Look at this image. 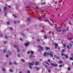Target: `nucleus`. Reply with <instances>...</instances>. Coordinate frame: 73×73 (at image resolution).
Instances as JSON below:
<instances>
[{
    "label": "nucleus",
    "instance_id": "31",
    "mask_svg": "<svg viewBox=\"0 0 73 73\" xmlns=\"http://www.w3.org/2000/svg\"><path fill=\"white\" fill-rule=\"evenodd\" d=\"M48 73H50V72H51V70L48 69Z\"/></svg>",
    "mask_w": 73,
    "mask_h": 73
},
{
    "label": "nucleus",
    "instance_id": "58",
    "mask_svg": "<svg viewBox=\"0 0 73 73\" xmlns=\"http://www.w3.org/2000/svg\"><path fill=\"white\" fill-rule=\"evenodd\" d=\"M5 38L6 39H7L8 38V37L7 36H5Z\"/></svg>",
    "mask_w": 73,
    "mask_h": 73
},
{
    "label": "nucleus",
    "instance_id": "50",
    "mask_svg": "<svg viewBox=\"0 0 73 73\" xmlns=\"http://www.w3.org/2000/svg\"><path fill=\"white\" fill-rule=\"evenodd\" d=\"M22 62H24V61H25V60H24V59H22Z\"/></svg>",
    "mask_w": 73,
    "mask_h": 73
},
{
    "label": "nucleus",
    "instance_id": "29",
    "mask_svg": "<svg viewBox=\"0 0 73 73\" xmlns=\"http://www.w3.org/2000/svg\"><path fill=\"white\" fill-rule=\"evenodd\" d=\"M14 64H15V65H17V63L16 62V61H14Z\"/></svg>",
    "mask_w": 73,
    "mask_h": 73
},
{
    "label": "nucleus",
    "instance_id": "16",
    "mask_svg": "<svg viewBox=\"0 0 73 73\" xmlns=\"http://www.w3.org/2000/svg\"><path fill=\"white\" fill-rule=\"evenodd\" d=\"M3 9H4V11H6V10H7V7H4Z\"/></svg>",
    "mask_w": 73,
    "mask_h": 73
},
{
    "label": "nucleus",
    "instance_id": "43",
    "mask_svg": "<svg viewBox=\"0 0 73 73\" xmlns=\"http://www.w3.org/2000/svg\"><path fill=\"white\" fill-rule=\"evenodd\" d=\"M44 55L45 56H46V52H45L44 53Z\"/></svg>",
    "mask_w": 73,
    "mask_h": 73
},
{
    "label": "nucleus",
    "instance_id": "10",
    "mask_svg": "<svg viewBox=\"0 0 73 73\" xmlns=\"http://www.w3.org/2000/svg\"><path fill=\"white\" fill-rule=\"evenodd\" d=\"M64 56L65 57H66V58H67V59H68L69 58V56H68V55L67 54H65V55H64Z\"/></svg>",
    "mask_w": 73,
    "mask_h": 73
},
{
    "label": "nucleus",
    "instance_id": "15",
    "mask_svg": "<svg viewBox=\"0 0 73 73\" xmlns=\"http://www.w3.org/2000/svg\"><path fill=\"white\" fill-rule=\"evenodd\" d=\"M58 62L59 64H62L63 63V62L62 61H61V60H60L58 61Z\"/></svg>",
    "mask_w": 73,
    "mask_h": 73
},
{
    "label": "nucleus",
    "instance_id": "24",
    "mask_svg": "<svg viewBox=\"0 0 73 73\" xmlns=\"http://www.w3.org/2000/svg\"><path fill=\"white\" fill-rule=\"evenodd\" d=\"M9 72H13V70L11 69H9Z\"/></svg>",
    "mask_w": 73,
    "mask_h": 73
},
{
    "label": "nucleus",
    "instance_id": "9",
    "mask_svg": "<svg viewBox=\"0 0 73 73\" xmlns=\"http://www.w3.org/2000/svg\"><path fill=\"white\" fill-rule=\"evenodd\" d=\"M50 48L48 47H46V50H50Z\"/></svg>",
    "mask_w": 73,
    "mask_h": 73
},
{
    "label": "nucleus",
    "instance_id": "33",
    "mask_svg": "<svg viewBox=\"0 0 73 73\" xmlns=\"http://www.w3.org/2000/svg\"><path fill=\"white\" fill-rule=\"evenodd\" d=\"M66 47L67 48H68V49H70V47H69V46H67Z\"/></svg>",
    "mask_w": 73,
    "mask_h": 73
},
{
    "label": "nucleus",
    "instance_id": "56",
    "mask_svg": "<svg viewBox=\"0 0 73 73\" xmlns=\"http://www.w3.org/2000/svg\"><path fill=\"white\" fill-rule=\"evenodd\" d=\"M20 50H17V52H20Z\"/></svg>",
    "mask_w": 73,
    "mask_h": 73
},
{
    "label": "nucleus",
    "instance_id": "40",
    "mask_svg": "<svg viewBox=\"0 0 73 73\" xmlns=\"http://www.w3.org/2000/svg\"><path fill=\"white\" fill-rule=\"evenodd\" d=\"M54 58H57V55H54Z\"/></svg>",
    "mask_w": 73,
    "mask_h": 73
},
{
    "label": "nucleus",
    "instance_id": "30",
    "mask_svg": "<svg viewBox=\"0 0 73 73\" xmlns=\"http://www.w3.org/2000/svg\"><path fill=\"white\" fill-rule=\"evenodd\" d=\"M65 49H63V50H62V52H65Z\"/></svg>",
    "mask_w": 73,
    "mask_h": 73
},
{
    "label": "nucleus",
    "instance_id": "12",
    "mask_svg": "<svg viewBox=\"0 0 73 73\" xmlns=\"http://www.w3.org/2000/svg\"><path fill=\"white\" fill-rule=\"evenodd\" d=\"M7 54H8V55H11V52L10 51H8Z\"/></svg>",
    "mask_w": 73,
    "mask_h": 73
},
{
    "label": "nucleus",
    "instance_id": "19",
    "mask_svg": "<svg viewBox=\"0 0 73 73\" xmlns=\"http://www.w3.org/2000/svg\"><path fill=\"white\" fill-rule=\"evenodd\" d=\"M3 44H4V45H5L7 44V41H4L3 42Z\"/></svg>",
    "mask_w": 73,
    "mask_h": 73
},
{
    "label": "nucleus",
    "instance_id": "39",
    "mask_svg": "<svg viewBox=\"0 0 73 73\" xmlns=\"http://www.w3.org/2000/svg\"><path fill=\"white\" fill-rule=\"evenodd\" d=\"M65 54H64V53H62V54H61V56H65Z\"/></svg>",
    "mask_w": 73,
    "mask_h": 73
},
{
    "label": "nucleus",
    "instance_id": "61",
    "mask_svg": "<svg viewBox=\"0 0 73 73\" xmlns=\"http://www.w3.org/2000/svg\"><path fill=\"white\" fill-rule=\"evenodd\" d=\"M44 44H45V42H43V45H44Z\"/></svg>",
    "mask_w": 73,
    "mask_h": 73
},
{
    "label": "nucleus",
    "instance_id": "3",
    "mask_svg": "<svg viewBox=\"0 0 73 73\" xmlns=\"http://www.w3.org/2000/svg\"><path fill=\"white\" fill-rule=\"evenodd\" d=\"M55 46H54L55 49H57V47H58V44L57 43H55L54 44Z\"/></svg>",
    "mask_w": 73,
    "mask_h": 73
},
{
    "label": "nucleus",
    "instance_id": "55",
    "mask_svg": "<svg viewBox=\"0 0 73 73\" xmlns=\"http://www.w3.org/2000/svg\"><path fill=\"white\" fill-rule=\"evenodd\" d=\"M44 4H45V2L44 3H43L42 4V5H44Z\"/></svg>",
    "mask_w": 73,
    "mask_h": 73
},
{
    "label": "nucleus",
    "instance_id": "25",
    "mask_svg": "<svg viewBox=\"0 0 73 73\" xmlns=\"http://www.w3.org/2000/svg\"><path fill=\"white\" fill-rule=\"evenodd\" d=\"M67 39L68 40H72V39H73L72 38H67Z\"/></svg>",
    "mask_w": 73,
    "mask_h": 73
},
{
    "label": "nucleus",
    "instance_id": "52",
    "mask_svg": "<svg viewBox=\"0 0 73 73\" xmlns=\"http://www.w3.org/2000/svg\"><path fill=\"white\" fill-rule=\"evenodd\" d=\"M46 64H47V65H49V63H48V62H46Z\"/></svg>",
    "mask_w": 73,
    "mask_h": 73
},
{
    "label": "nucleus",
    "instance_id": "17",
    "mask_svg": "<svg viewBox=\"0 0 73 73\" xmlns=\"http://www.w3.org/2000/svg\"><path fill=\"white\" fill-rule=\"evenodd\" d=\"M68 70H69V71H70V70H71V69H70V67H68Z\"/></svg>",
    "mask_w": 73,
    "mask_h": 73
},
{
    "label": "nucleus",
    "instance_id": "60",
    "mask_svg": "<svg viewBox=\"0 0 73 73\" xmlns=\"http://www.w3.org/2000/svg\"><path fill=\"white\" fill-rule=\"evenodd\" d=\"M69 24H70V25H72V23H71V22L69 23Z\"/></svg>",
    "mask_w": 73,
    "mask_h": 73
},
{
    "label": "nucleus",
    "instance_id": "28",
    "mask_svg": "<svg viewBox=\"0 0 73 73\" xmlns=\"http://www.w3.org/2000/svg\"><path fill=\"white\" fill-rule=\"evenodd\" d=\"M36 69L37 70H39V69H40V68H38L37 67H36Z\"/></svg>",
    "mask_w": 73,
    "mask_h": 73
},
{
    "label": "nucleus",
    "instance_id": "57",
    "mask_svg": "<svg viewBox=\"0 0 73 73\" xmlns=\"http://www.w3.org/2000/svg\"><path fill=\"white\" fill-rule=\"evenodd\" d=\"M27 72L28 73H30V71H27Z\"/></svg>",
    "mask_w": 73,
    "mask_h": 73
},
{
    "label": "nucleus",
    "instance_id": "14",
    "mask_svg": "<svg viewBox=\"0 0 73 73\" xmlns=\"http://www.w3.org/2000/svg\"><path fill=\"white\" fill-rule=\"evenodd\" d=\"M56 59L57 60H60V56H57L56 57Z\"/></svg>",
    "mask_w": 73,
    "mask_h": 73
},
{
    "label": "nucleus",
    "instance_id": "5",
    "mask_svg": "<svg viewBox=\"0 0 73 73\" xmlns=\"http://www.w3.org/2000/svg\"><path fill=\"white\" fill-rule=\"evenodd\" d=\"M53 52L52 51H50V55L51 57H53Z\"/></svg>",
    "mask_w": 73,
    "mask_h": 73
},
{
    "label": "nucleus",
    "instance_id": "26",
    "mask_svg": "<svg viewBox=\"0 0 73 73\" xmlns=\"http://www.w3.org/2000/svg\"><path fill=\"white\" fill-rule=\"evenodd\" d=\"M46 21L47 22H48V23H50V21H49V20L48 19L46 20Z\"/></svg>",
    "mask_w": 73,
    "mask_h": 73
},
{
    "label": "nucleus",
    "instance_id": "6",
    "mask_svg": "<svg viewBox=\"0 0 73 73\" xmlns=\"http://www.w3.org/2000/svg\"><path fill=\"white\" fill-rule=\"evenodd\" d=\"M63 33H62V35H64V34H65V33H66V30H65V29H63L62 30Z\"/></svg>",
    "mask_w": 73,
    "mask_h": 73
},
{
    "label": "nucleus",
    "instance_id": "44",
    "mask_svg": "<svg viewBox=\"0 0 73 73\" xmlns=\"http://www.w3.org/2000/svg\"><path fill=\"white\" fill-rule=\"evenodd\" d=\"M13 23L14 24H16V23H17V22H16L15 21H14Z\"/></svg>",
    "mask_w": 73,
    "mask_h": 73
},
{
    "label": "nucleus",
    "instance_id": "2",
    "mask_svg": "<svg viewBox=\"0 0 73 73\" xmlns=\"http://www.w3.org/2000/svg\"><path fill=\"white\" fill-rule=\"evenodd\" d=\"M50 65H52V66H54V67H56V66H57V64H55L54 63H52V62H51L50 63Z\"/></svg>",
    "mask_w": 73,
    "mask_h": 73
},
{
    "label": "nucleus",
    "instance_id": "18",
    "mask_svg": "<svg viewBox=\"0 0 73 73\" xmlns=\"http://www.w3.org/2000/svg\"><path fill=\"white\" fill-rule=\"evenodd\" d=\"M46 54L47 56H49L50 55V53L49 52H46Z\"/></svg>",
    "mask_w": 73,
    "mask_h": 73
},
{
    "label": "nucleus",
    "instance_id": "20",
    "mask_svg": "<svg viewBox=\"0 0 73 73\" xmlns=\"http://www.w3.org/2000/svg\"><path fill=\"white\" fill-rule=\"evenodd\" d=\"M62 66H63V65H62V64H60L59 65V68H62Z\"/></svg>",
    "mask_w": 73,
    "mask_h": 73
},
{
    "label": "nucleus",
    "instance_id": "36",
    "mask_svg": "<svg viewBox=\"0 0 73 73\" xmlns=\"http://www.w3.org/2000/svg\"><path fill=\"white\" fill-rule=\"evenodd\" d=\"M31 54H33L34 53V52L32 51H31Z\"/></svg>",
    "mask_w": 73,
    "mask_h": 73
},
{
    "label": "nucleus",
    "instance_id": "35",
    "mask_svg": "<svg viewBox=\"0 0 73 73\" xmlns=\"http://www.w3.org/2000/svg\"><path fill=\"white\" fill-rule=\"evenodd\" d=\"M40 27H41L42 26V24H40L39 25Z\"/></svg>",
    "mask_w": 73,
    "mask_h": 73
},
{
    "label": "nucleus",
    "instance_id": "46",
    "mask_svg": "<svg viewBox=\"0 0 73 73\" xmlns=\"http://www.w3.org/2000/svg\"><path fill=\"white\" fill-rule=\"evenodd\" d=\"M33 55H30V56H29V57L30 58H32V57H33Z\"/></svg>",
    "mask_w": 73,
    "mask_h": 73
},
{
    "label": "nucleus",
    "instance_id": "64",
    "mask_svg": "<svg viewBox=\"0 0 73 73\" xmlns=\"http://www.w3.org/2000/svg\"><path fill=\"white\" fill-rule=\"evenodd\" d=\"M39 19H41V17H39Z\"/></svg>",
    "mask_w": 73,
    "mask_h": 73
},
{
    "label": "nucleus",
    "instance_id": "7",
    "mask_svg": "<svg viewBox=\"0 0 73 73\" xmlns=\"http://www.w3.org/2000/svg\"><path fill=\"white\" fill-rule=\"evenodd\" d=\"M30 43L29 42H27L25 44V46H27L29 45V44Z\"/></svg>",
    "mask_w": 73,
    "mask_h": 73
},
{
    "label": "nucleus",
    "instance_id": "11",
    "mask_svg": "<svg viewBox=\"0 0 73 73\" xmlns=\"http://www.w3.org/2000/svg\"><path fill=\"white\" fill-rule=\"evenodd\" d=\"M1 70L3 72H5V69L4 68H2Z\"/></svg>",
    "mask_w": 73,
    "mask_h": 73
},
{
    "label": "nucleus",
    "instance_id": "41",
    "mask_svg": "<svg viewBox=\"0 0 73 73\" xmlns=\"http://www.w3.org/2000/svg\"><path fill=\"white\" fill-rule=\"evenodd\" d=\"M22 35L23 36V37H25V35L23 34H22Z\"/></svg>",
    "mask_w": 73,
    "mask_h": 73
},
{
    "label": "nucleus",
    "instance_id": "63",
    "mask_svg": "<svg viewBox=\"0 0 73 73\" xmlns=\"http://www.w3.org/2000/svg\"><path fill=\"white\" fill-rule=\"evenodd\" d=\"M71 56H72V58H73V54H72L71 55Z\"/></svg>",
    "mask_w": 73,
    "mask_h": 73
},
{
    "label": "nucleus",
    "instance_id": "13",
    "mask_svg": "<svg viewBox=\"0 0 73 73\" xmlns=\"http://www.w3.org/2000/svg\"><path fill=\"white\" fill-rule=\"evenodd\" d=\"M69 60H70L71 61H73V58L70 57H69Z\"/></svg>",
    "mask_w": 73,
    "mask_h": 73
},
{
    "label": "nucleus",
    "instance_id": "34",
    "mask_svg": "<svg viewBox=\"0 0 73 73\" xmlns=\"http://www.w3.org/2000/svg\"><path fill=\"white\" fill-rule=\"evenodd\" d=\"M27 21H30V18H28L27 19Z\"/></svg>",
    "mask_w": 73,
    "mask_h": 73
},
{
    "label": "nucleus",
    "instance_id": "8",
    "mask_svg": "<svg viewBox=\"0 0 73 73\" xmlns=\"http://www.w3.org/2000/svg\"><path fill=\"white\" fill-rule=\"evenodd\" d=\"M38 48H40V49H41V50H43V51H44V50H43V48H42V47L41 46H38Z\"/></svg>",
    "mask_w": 73,
    "mask_h": 73
},
{
    "label": "nucleus",
    "instance_id": "45",
    "mask_svg": "<svg viewBox=\"0 0 73 73\" xmlns=\"http://www.w3.org/2000/svg\"><path fill=\"white\" fill-rule=\"evenodd\" d=\"M37 41H38V42H39V41H40V40L38 39H37Z\"/></svg>",
    "mask_w": 73,
    "mask_h": 73
},
{
    "label": "nucleus",
    "instance_id": "59",
    "mask_svg": "<svg viewBox=\"0 0 73 73\" xmlns=\"http://www.w3.org/2000/svg\"><path fill=\"white\" fill-rule=\"evenodd\" d=\"M44 38H45V39H46V35H45L44 36Z\"/></svg>",
    "mask_w": 73,
    "mask_h": 73
},
{
    "label": "nucleus",
    "instance_id": "22",
    "mask_svg": "<svg viewBox=\"0 0 73 73\" xmlns=\"http://www.w3.org/2000/svg\"><path fill=\"white\" fill-rule=\"evenodd\" d=\"M7 25H10V22L8 21L7 22Z\"/></svg>",
    "mask_w": 73,
    "mask_h": 73
},
{
    "label": "nucleus",
    "instance_id": "53",
    "mask_svg": "<svg viewBox=\"0 0 73 73\" xmlns=\"http://www.w3.org/2000/svg\"><path fill=\"white\" fill-rule=\"evenodd\" d=\"M43 64L44 65V66L45 67H46V65L45 64H44V63H43Z\"/></svg>",
    "mask_w": 73,
    "mask_h": 73
},
{
    "label": "nucleus",
    "instance_id": "38",
    "mask_svg": "<svg viewBox=\"0 0 73 73\" xmlns=\"http://www.w3.org/2000/svg\"><path fill=\"white\" fill-rule=\"evenodd\" d=\"M63 46H64V48H65V47H66V44H63Z\"/></svg>",
    "mask_w": 73,
    "mask_h": 73
},
{
    "label": "nucleus",
    "instance_id": "62",
    "mask_svg": "<svg viewBox=\"0 0 73 73\" xmlns=\"http://www.w3.org/2000/svg\"><path fill=\"white\" fill-rule=\"evenodd\" d=\"M14 46H15V47H17V45H14Z\"/></svg>",
    "mask_w": 73,
    "mask_h": 73
},
{
    "label": "nucleus",
    "instance_id": "27",
    "mask_svg": "<svg viewBox=\"0 0 73 73\" xmlns=\"http://www.w3.org/2000/svg\"><path fill=\"white\" fill-rule=\"evenodd\" d=\"M19 40L20 41H23V39L22 38H19Z\"/></svg>",
    "mask_w": 73,
    "mask_h": 73
},
{
    "label": "nucleus",
    "instance_id": "1",
    "mask_svg": "<svg viewBox=\"0 0 73 73\" xmlns=\"http://www.w3.org/2000/svg\"><path fill=\"white\" fill-rule=\"evenodd\" d=\"M28 65H29V67L30 69H32V68L31 66V65H34V62H32L31 63H28Z\"/></svg>",
    "mask_w": 73,
    "mask_h": 73
},
{
    "label": "nucleus",
    "instance_id": "51",
    "mask_svg": "<svg viewBox=\"0 0 73 73\" xmlns=\"http://www.w3.org/2000/svg\"><path fill=\"white\" fill-rule=\"evenodd\" d=\"M69 45L71 46H72V44H71V43H70Z\"/></svg>",
    "mask_w": 73,
    "mask_h": 73
},
{
    "label": "nucleus",
    "instance_id": "4",
    "mask_svg": "<svg viewBox=\"0 0 73 73\" xmlns=\"http://www.w3.org/2000/svg\"><path fill=\"white\" fill-rule=\"evenodd\" d=\"M58 29H59V28H57L56 29H55L56 31L57 32H61V30H59L58 31Z\"/></svg>",
    "mask_w": 73,
    "mask_h": 73
},
{
    "label": "nucleus",
    "instance_id": "32",
    "mask_svg": "<svg viewBox=\"0 0 73 73\" xmlns=\"http://www.w3.org/2000/svg\"><path fill=\"white\" fill-rule=\"evenodd\" d=\"M13 16H14L15 18H16L17 16L16 15H15L14 14H13Z\"/></svg>",
    "mask_w": 73,
    "mask_h": 73
},
{
    "label": "nucleus",
    "instance_id": "23",
    "mask_svg": "<svg viewBox=\"0 0 73 73\" xmlns=\"http://www.w3.org/2000/svg\"><path fill=\"white\" fill-rule=\"evenodd\" d=\"M6 51V50H5V49H4L3 50V53H5V52Z\"/></svg>",
    "mask_w": 73,
    "mask_h": 73
},
{
    "label": "nucleus",
    "instance_id": "37",
    "mask_svg": "<svg viewBox=\"0 0 73 73\" xmlns=\"http://www.w3.org/2000/svg\"><path fill=\"white\" fill-rule=\"evenodd\" d=\"M17 57H21V56H20V55H19V54H18L17 55Z\"/></svg>",
    "mask_w": 73,
    "mask_h": 73
},
{
    "label": "nucleus",
    "instance_id": "54",
    "mask_svg": "<svg viewBox=\"0 0 73 73\" xmlns=\"http://www.w3.org/2000/svg\"><path fill=\"white\" fill-rule=\"evenodd\" d=\"M4 15H5L6 16H7V13H4Z\"/></svg>",
    "mask_w": 73,
    "mask_h": 73
},
{
    "label": "nucleus",
    "instance_id": "21",
    "mask_svg": "<svg viewBox=\"0 0 73 73\" xmlns=\"http://www.w3.org/2000/svg\"><path fill=\"white\" fill-rule=\"evenodd\" d=\"M39 64V63L38 62H36L35 64V65H37Z\"/></svg>",
    "mask_w": 73,
    "mask_h": 73
},
{
    "label": "nucleus",
    "instance_id": "47",
    "mask_svg": "<svg viewBox=\"0 0 73 73\" xmlns=\"http://www.w3.org/2000/svg\"><path fill=\"white\" fill-rule=\"evenodd\" d=\"M49 24L51 26H53V24H52V23H49Z\"/></svg>",
    "mask_w": 73,
    "mask_h": 73
},
{
    "label": "nucleus",
    "instance_id": "42",
    "mask_svg": "<svg viewBox=\"0 0 73 73\" xmlns=\"http://www.w3.org/2000/svg\"><path fill=\"white\" fill-rule=\"evenodd\" d=\"M47 61L50 63V59H48Z\"/></svg>",
    "mask_w": 73,
    "mask_h": 73
},
{
    "label": "nucleus",
    "instance_id": "48",
    "mask_svg": "<svg viewBox=\"0 0 73 73\" xmlns=\"http://www.w3.org/2000/svg\"><path fill=\"white\" fill-rule=\"evenodd\" d=\"M9 29H10V30H12V29H13V28L12 27H10Z\"/></svg>",
    "mask_w": 73,
    "mask_h": 73
},
{
    "label": "nucleus",
    "instance_id": "49",
    "mask_svg": "<svg viewBox=\"0 0 73 73\" xmlns=\"http://www.w3.org/2000/svg\"><path fill=\"white\" fill-rule=\"evenodd\" d=\"M62 59H63V60H65V57H64V56H63L62 57Z\"/></svg>",
    "mask_w": 73,
    "mask_h": 73
}]
</instances>
